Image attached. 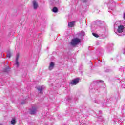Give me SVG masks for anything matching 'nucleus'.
<instances>
[{"instance_id": "1", "label": "nucleus", "mask_w": 125, "mask_h": 125, "mask_svg": "<svg viewBox=\"0 0 125 125\" xmlns=\"http://www.w3.org/2000/svg\"><path fill=\"white\" fill-rule=\"evenodd\" d=\"M80 42H81V39L76 38L72 40L71 44V45H77V44H79Z\"/></svg>"}, {"instance_id": "2", "label": "nucleus", "mask_w": 125, "mask_h": 125, "mask_svg": "<svg viewBox=\"0 0 125 125\" xmlns=\"http://www.w3.org/2000/svg\"><path fill=\"white\" fill-rule=\"evenodd\" d=\"M19 57H20V54L19 53H17L16 55L15 64V65H16L17 68H18V67H19V62H18Z\"/></svg>"}, {"instance_id": "3", "label": "nucleus", "mask_w": 125, "mask_h": 125, "mask_svg": "<svg viewBox=\"0 0 125 125\" xmlns=\"http://www.w3.org/2000/svg\"><path fill=\"white\" fill-rule=\"evenodd\" d=\"M29 113L31 115H35V114L37 113V108H36V107H32L30 109Z\"/></svg>"}, {"instance_id": "4", "label": "nucleus", "mask_w": 125, "mask_h": 125, "mask_svg": "<svg viewBox=\"0 0 125 125\" xmlns=\"http://www.w3.org/2000/svg\"><path fill=\"white\" fill-rule=\"evenodd\" d=\"M80 81V79L79 78H76L73 81H72L71 83V84H72L73 85H76L77 83Z\"/></svg>"}, {"instance_id": "5", "label": "nucleus", "mask_w": 125, "mask_h": 125, "mask_svg": "<svg viewBox=\"0 0 125 125\" xmlns=\"http://www.w3.org/2000/svg\"><path fill=\"white\" fill-rule=\"evenodd\" d=\"M124 29H125L124 25H120L118 26L117 31L118 33H123L124 32Z\"/></svg>"}, {"instance_id": "6", "label": "nucleus", "mask_w": 125, "mask_h": 125, "mask_svg": "<svg viewBox=\"0 0 125 125\" xmlns=\"http://www.w3.org/2000/svg\"><path fill=\"white\" fill-rule=\"evenodd\" d=\"M55 64H54V62H51L50 63V65L49 66V70L50 71H51V70H52L53 69V68H54V66H55Z\"/></svg>"}, {"instance_id": "7", "label": "nucleus", "mask_w": 125, "mask_h": 125, "mask_svg": "<svg viewBox=\"0 0 125 125\" xmlns=\"http://www.w3.org/2000/svg\"><path fill=\"white\" fill-rule=\"evenodd\" d=\"M33 7L34 9H37V8L39 7V5L38 4V3L36 1H33Z\"/></svg>"}, {"instance_id": "8", "label": "nucleus", "mask_w": 125, "mask_h": 125, "mask_svg": "<svg viewBox=\"0 0 125 125\" xmlns=\"http://www.w3.org/2000/svg\"><path fill=\"white\" fill-rule=\"evenodd\" d=\"M74 26H75V21H72L68 23L69 28H72V27H74Z\"/></svg>"}, {"instance_id": "9", "label": "nucleus", "mask_w": 125, "mask_h": 125, "mask_svg": "<svg viewBox=\"0 0 125 125\" xmlns=\"http://www.w3.org/2000/svg\"><path fill=\"white\" fill-rule=\"evenodd\" d=\"M37 89L40 93H42V91L43 90V86H41L40 87H39L37 88Z\"/></svg>"}, {"instance_id": "10", "label": "nucleus", "mask_w": 125, "mask_h": 125, "mask_svg": "<svg viewBox=\"0 0 125 125\" xmlns=\"http://www.w3.org/2000/svg\"><path fill=\"white\" fill-rule=\"evenodd\" d=\"M11 124L12 125H15L16 124V121L15 120V118H13L11 121Z\"/></svg>"}, {"instance_id": "11", "label": "nucleus", "mask_w": 125, "mask_h": 125, "mask_svg": "<svg viewBox=\"0 0 125 125\" xmlns=\"http://www.w3.org/2000/svg\"><path fill=\"white\" fill-rule=\"evenodd\" d=\"M53 12L56 13L57 11H58V9L56 7H54L52 9Z\"/></svg>"}, {"instance_id": "12", "label": "nucleus", "mask_w": 125, "mask_h": 125, "mask_svg": "<svg viewBox=\"0 0 125 125\" xmlns=\"http://www.w3.org/2000/svg\"><path fill=\"white\" fill-rule=\"evenodd\" d=\"M7 57L10 58L11 57V52L10 51H8V53L7 54Z\"/></svg>"}, {"instance_id": "13", "label": "nucleus", "mask_w": 125, "mask_h": 125, "mask_svg": "<svg viewBox=\"0 0 125 125\" xmlns=\"http://www.w3.org/2000/svg\"><path fill=\"white\" fill-rule=\"evenodd\" d=\"M93 35H94V37L96 38H98V35L96 33H93Z\"/></svg>"}, {"instance_id": "14", "label": "nucleus", "mask_w": 125, "mask_h": 125, "mask_svg": "<svg viewBox=\"0 0 125 125\" xmlns=\"http://www.w3.org/2000/svg\"><path fill=\"white\" fill-rule=\"evenodd\" d=\"M81 36H84L85 35L84 32L81 31Z\"/></svg>"}, {"instance_id": "15", "label": "nucleus", "mask_w": 125, "mask_h": 125, "mask_svg": "<svg viewBox=\"0 0 125 125\" xmlns=\"http://www.w3.org/2000/svg\"><path fill=\"white\" fill-rule=\"evenodd\" d=\"M52 1H53V3H54V0H50V4H52L51 2H52Z\"/></svg>"}, {"instance_id": "16", "label": "nucleus", "mask_w": 125, "mask_h": 125, "mask_svg": "<svg viewBox=\"0 0 125 125\" xmlns=\"http://www.w3.org/2000/svg\"><path fill=\"white\" fill-rule=\"evenodd\" d=\"M83 2H85V1H87V0H82Z\"/></svg>"}, {"instance_id": "17", "label": "nucleus", "mask_w": 125, "mask_h": 125, "mask_svg": "<svg viewBox=\"0 0 125 125\" xmlns=\"http://www.w3.org/2000/svg\"><path fill=\"white\" fill-rule=\"evenodd\" d=\"M124 18L125 19V13L124 14Z\"/></svg>"}, {"instance_id": "18", "label": "nucleus", "mask_w": 125, "mask_h": 125, "mask_svg": "<svg viewBox=\"0 0 125 125\" xmlns=\"http://www.w3.org/2000/svg\"><path fill=\"white\" fill-rule=\"evenodd\" d=\"M100 113L101 114L102 113V111H100Z\"/></svg>"}, {"instance_id": "19", "label": "nucleus", "mask_w": 125, "mask_h": 125, "mask_svg": "<svg viewBox=\"0 0 125 125\" xmlns=\"http://www.w3.org/2000/svg\"><path fill=\"white\" fill-rule=\"evenodd\" d=\"M100 82L102 83V82H103V81H100Z\"/></svg>"}]
</instances>
